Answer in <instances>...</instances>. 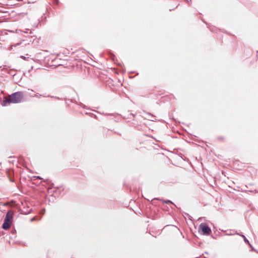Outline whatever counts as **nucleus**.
Returning <instances> with one entry per match:
<instances>
[{
  "instance_id": "obj_16",
  "label": "nucleus",
  "mask_w": 258,
  "mask_h": 258,
  "mask_svg": "<svg viewBox=\"0 0 258 258\" xmlns=\"http://www.w3.org/2000/svg\"><path fill=\"white\" fill-rule=\"evenodd\" d=\"M55 188H56V189H58L59 188V187H55Z\"/></svg>"
},
{
  "instance_id": "obj_1",
  "label": "nucleus",
  "mask_w": 258,
  "mask_h": 258,
  "mask_svg": "<svg viewBox=\"0 0 258 258\" xmlns=\"http://www.w3.org/2000/svg\"><path fill=\"white\" fill-rule=\"evenodd\" d=\"M24 97L23 93L18 91L12 93L8 98H6L1 103L3 106H6L11 103L16 104L20 103Z\"/></svg>"
},
{
  "instance_id": "obj_15",
  "label": "nucleus",
  "mask_w": 258,
  "mask_h": 258,
  "mask_svg": "<svg viewBox=\"0 0 258 258\" xmlns=\"http://www.w3.org/2000/svg\"><path fill=\"white\" fill-rule=\"evenodd\" d=\"M185 1L187 2H190L191 0H185Z\"/></svg>"
},
{
  "instance_id": "obj_18",
  "label": "nucleus",
  "mask_w": 258,
  "mask_h": 258,
  "mask_svg": "<svg viewBox=\"0 0 258 258\" xmlns=\"http://www.w3.org/2000/svg\"><path fill=\"white\" fill-rule=\"evenodd\" d=\"M228 235H231V234H230V233H228V234H227Z\"/></svg>"
},
{
  "instance_id": "obj_20",
  "label": "nucleus",
  "mask_w": 258,
  "mask_h": 258,
  "mask_svg": "<svg viewBox=\"0 0 258 258\" xmlns=\"http://www.w3.org/2000/svg\"><path fill=\"white\" fill-rule=\"evenodd\" d=\"M206 254H207L208 253L207 252H205Z\"/></svg>"
},
{
  "instance_id": "obj_2",
  "label": "nucleus",
  "mask_w": 258,
  "mask_h": 258,
  "mask_svg": "<svg viewBox=\"0 0 258 258\" xmlns=\"http://www.w3.org/2000/svg\"><path fill=\"white\" fill-rule=\"evenodd\" d=\"M14 212L12 210L7 212L2 225V228L6 230L10 229L13 218Z\"/></svg>"
},
{
  "instance_id": "obj_9",
  "label": "nucleus",
  "mask_w": 258,
  "mask_h": 258,
  "mask_svg": "<svg viewBox=\"0 0 258 258\" xmlns=\"http://www.w3.org/2000/svg\"><path fill=\"white\" fill-rule=\"evenodd\" d=\"M45 209H42L41 210V214L42 215H44V213H45Z\"/></svg>"
},
{
  "instance_id": "obj_14",
  "label": "nucleus",
  "mask_w": 258,
  "mask_h": 258,
  "mask_svg": "<svg viewBox=\"0 0 258 258\" xmlns=\"http://www.w3.org/2000/svg\"><path fill=\"white\" fill-rule=\"evenodd\" d=\"M37 178H38V179H41V178L40 176H37Z\"/></svg>"
},
{
  "instance_id": "obj_19",
  "label": "nucleus",
  "mask_w": 258,
  "mask_h": 258,
  "mask_svg": "<svg viewBox=\"0 0 258 258\" xmlns=\"http://www.w3.org/2000/svg\"><path fill=\"white\" fill-rule=\"evenodd\" d=\"M228 235H231V234H230V233H228V234H227Z\"/></svg>"
},
{
  "instance_id": "obj_10",
  "label": "nucleus",
  "mask_w": 258,
  "mask_h": 258,
  "mask_svg": "<svg viewBox=\"0 0 258 258\" xmlns=\"http://www.w3.org/2000/svg\"><path fill=\"white\" fill-rule=\"evenodd\" d=\"M39 95H40V94H39V93H37L36 94H35L34 95V97H36L40 98V97H39Z\"/></svg>"
},
{
  "instance_id": "obj_6",
  "label": "nucleus",
  "mask_w": 258,
  "mask_h": 258,
  "mask_svg": "<svg viewBox=\"0 0 258 258\" xmlns=\"http://www.w3.org/2000/svg\"><path fill=\"white\" fill-rule=\"evenodd\" d=\"M243 238V240L244 241V242L246 243H247L249 244V245L252 247V245L249 243V241L248 240V239L245 237V236L243 235V234H241L240 235Z\"/></svg>"
},
{
  "instance_id": "obj_13",
  "label": "nucleus",
  "mask_w": 258,
  "mask_h": 258,
  "mask_svg": "<svg viewBox=\"0 0 258 258\" xmlns=\"http://www.w3.org/2000/svg\"><path fill=\"white\" fill-rule=\"evenodd\" d=\"M92 116H93L96 118H97L96 115H94V114H92Z\"/></svg>"
},
{
  "instance_id": "obj_5",
  "label": "nucleus",
  "mask_w": 258,
  "mask_h": 258,
  "mask_svg": "<svg viewBox=\"0 0 258 258\" xmlns=\"http://www.w3.org/2000/svg\"><path fill=\"white\" fill-rule=\"evenodd\" d=\"M160 200V201H161L162 202H163L164 203H166V204H173V203L171 201H170V200H165L164 199H158V198H154V199L152 200V201H153V200Z\"/></svg>"
},
{
  "instance_id": "obj_8",
  "label": "nucleus",
  "mask_w": 258,
  "mask_h": 258,
  "mask_svg": "<svg viewBox=\"0 0 258 258\" xmlns=\"http://www.w3.org/2000/svg\"><path fill=\"white\" fill-rule=\"evenodd\" d=\"M50 97L53 98H55V99H57V100H60L61 99L59 97H57V96H54L50 95Z\"/></svg>"
},
{
  "instance_id": "obj_11",
  "label": "nucleus",
  "mask_w": 258,
  "mask_h": 258,
  "mask_svg": "<svg viewBox=\"0 0 258 258\" xmlns=\"http://www.w3.org/2000/svg\"><path fill=\"white\" fill-rule=\"evenodd\" d=\"M20 57H21V58H23V59H24V60H26V57L25 56H24V55H21V56H20Z\"/></svg>"
},
{
  "instance_id": "obj_3",
  "label": "nucleus",
  "mask_w": 258,
  "mask_h": 258,
  "mask_svg": "<svg viewBox=\"0 0 258 258\" xmlns=\"http://www.w3.org/2000/svg\"><path fill=\"white\" fill-rule=\"evenodd\" d=\"M199 230L201 231L202 234L204 235H209L212 232L210 227L205 223H202L200 225Z\"/></svg>"
},
{
  "instance_id": "obj_7",
  "label": "nucleus",
  "mask_w": 258,
  "mask_h": 258,
  "mask_svg": "<svg viewBox=\"0 0 258 258\" xmlns=\"http://www.w3.org/2000/svg\"><path fill=\"white\" fill-rule=\"evenodd\" d=\"M42 96L44 97H50V95H46V93L43 94V95H39V97H41Z\"/></svg>"
},
{
  "instance_id": "obj_17",
  "label": "nucleus",
  "mask_w": 258,
  "mask_h": 258,
  "mask_svg": "<svg viewBox=\"0 0 258 258\" xmlns=\"http://www.w3.org/2000/svg\"><path fill=\"white\" fill-rule=\"evenodd\" d=\"M35 218H33L31 219V221H33L34 219Z\"/></svg>"
},
{
  "instance_id": "obj_4",
  "label": "nucleus",
  "mask_w": 258,
  "mask_h": 258,
  "mask_svg": "<svg viewBox=\"0 0 258 258\" xmlns=\"http://www.w3.org/2000/svg\"><path fill=\"white\" fill-rule=\"evenodd\" d=\"M146 117L151 121H155L156 120V116L151 114V113L146 112L145 113Z\"/></svg>"
},
{
  "instance_id": "obj_21",
  "label": "nucleus",
  "mask_w": 258,
  "mask_h": 258,
  "mask_svg": "<svg viewBox=\"0 0 258 258\" xmlns=\"http://www.w3.org/2000/svg\"><path fill=\"white\" fill-rule=\"evenodd\" d=\"M252 248L254 250V251H255V249H254L252 247Z\"/></svg>"
},
{
  "instance_id": "obj_12",
  "label": "nucleus",
  "mask_w": 258,
  "mask_h": 258,
  "mask_svg": "<svg viewBox=\"0 0 258 258\" xmlns=\"http://www.w3.org/2000/svg\"><path fill=\"white\" fill-rule=\"evenodd\" d=\"M56 4H58V3H59L58 0H56Z\"/></svg>"
}]
</instances>
